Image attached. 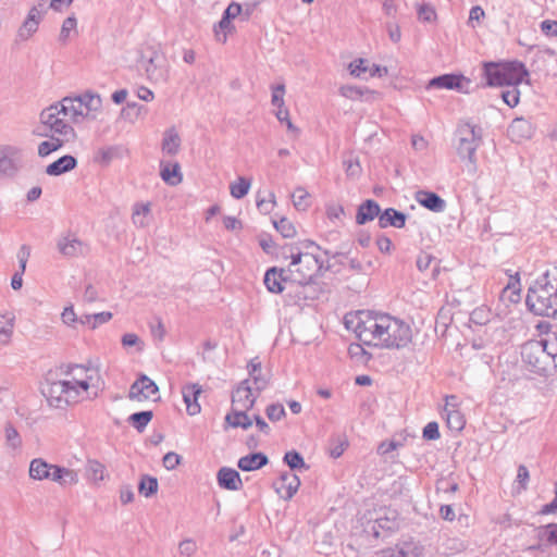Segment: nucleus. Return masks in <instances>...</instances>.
Masks as SVG:
<instances>
[{
	"instance_id": "nucleus-42",
	"label": "nucleus",
	"mask_w": 557,
	"mask_h": 557,
	"mask_svg": "<svg viewBox=\"0 0 557 557\" xmlns=\"http://www.w3.org/2000/svg\"><path fill=\"white\" fill-rule=\"evenodd\" d=\"M4 435L7 445L12 449H18L22 445V438L16 429L11 424L7 423L4 428Z\"/></svg>"
},
{
	"instance_id": "nucleus-53",
	"label": "nucleus",
	"mask_w": 557,
	"mask_h": 557,
	"mask_svg": "<svg viewBox=\"0 0 557 557\" xmlns=\"http://www.w3.org/2000/svg\"><path fill=\"white\" fill-rule=\"evenodd\" d=\"M432 263H435V267H434V271H437V268H438V262L436 261V259L429 255V253H425V252H422L418 256V259H417V267L418 269L421 271V272H424L426 271L428 269H430V267L432 265Z\"/></svg>"
},
{
	"instance_id": "nucleus-51",
	"label": "nucleus",
	"mask_w": 557,
	"mask_h": 557,
	"mask_svg": "<svg viewBox=\"0 0 557 557\" xmlns=\"http://www.w3.org/2000/svg\"><path fill=\"white\" fill-rule=\"evenodd\" d=\"M348 354L352 359L360 362H366L370 358V355L364 350V348L357 343L349 345Z\"/></svg>"
},
{
	"instance_id": "nucleus-20",
	"label": "nucleus",
	"mask_w": 557,
	"mask_h": 557,
	"mask_svg": "<svg viewBox=\"0 0 557 557\" xmlns=\"http://www.w3.org/2000/svg\"><path fill=\"white\" fill-rule=\"evenodd\" d=\"M220 487L228 491H239L243 487V481L239 473L232 468L222 467L216 474Z\"/></svg>"
},
{
	"instance_id": "nucleus-28",
	"label": "nucleus",
	"mask_w": 557,
	"mask_h": 557,
	"mask_svg": "<svg viewBox=\"0 0 557 557\" xmlns=\"http://www.w3.org/2000/svg\"><path fill=\"white\" fill-rule=\"evenodd\" d=\"M269 458L263 453H252L239 458L237 466L243 471H255L268 465Z\"/></svg>"
},
{
	"instance_id": "nucleus-38",
	"label": "nucleus",
	"mask_w": 557,
	"mask_h": 557,
	"mask_svg": "<svg viewBox=\"0 0 557 557\" xmlns=\"http://www.w3.org/2000/svg\"><path fill=\"white\" fill-rule=\"evenodd\" d=\"M119 154L116 147L100 148L94 156V161L102 166H107L115 159Z\"/></svg>"
},
{
	"instance_id": "nucleus-50",
	"label": "nucleus",
	"mask_w": 557,
	"mask_h": 557,
	"mask_svg": "<svg viewBox=\"0 0 557 557\" xmlns=\"http://www.w3.org/2000/svg\"><path fill=\"white\" fill-rule=\"evenodd\" d=\"M491 312L488 309L481 307L474 309L470 314V320L474 324L484 325L490 321Z\"/></svg>"
},
{
	"instance_id": "nucleus-45",
	"label": "nucleus",
	"mask_w": 557,
	"mask_h": 557,
	"mask_svg": "<svg viewBox=\"0 0 557 557\" xmlns=\"http://www.w3.org/2000/svg\"><path fill=\"white\" fill-rule=\"evenodd\" d=\"M309 193L301 187L295 189L292 195L293 203L297 210H306L309 207Z\"/></svg>"
},
{
	"instance_id": "nucleus-57",
	"label": "nucleus",
	"mask_w": 557,
	"mask_h": 557,
	"mask_svg": "<svg viewBox=\"0 0 557 557\" xmlns=\"http://www.w3.org/2000/svg\"><path fill=\"white\" fill-rule=\"evenodd\" d=\"M149 327H150L151 336L154 341L160 342L163 339L165 330H164V326L160 319L156 318L153 321H151L149 323Z\"/></svg>"
},
{
	"instance_id": "nucleus-36",
	"label": "nucleus",
	"mask_w": 557,
	"mask_h": 557,
	"mask_svg": "<svg viewBox=\"0 0 557 557\" xmlns=\"http://www.w3.org/2000/svg\"><path fill=\"white\" fill-rule=\"evenodd\" d=\"M141 398L151 399L154 403L161 398L158 385L145 374H141Z\"/></svg>"
},
{
	"instance_id": "nucleus-56",
	"label": "nucleus",
	"mask_w": 557,
	"mask_h": 557,
	"mask_svg": "<svg viewBox=\"0 0 557 557\" xmlns=\"http://www.w3.org/2000/svg\"><path fill=\"white\" fill-rule=\"evenodd\" d=\"M61 473H62V486H71V485H75L78 483L79 479H78L77 471L62 467Z\"/></svg>"
},
{
	"instance_id": "nucleus-21",
	"label": "nucleus",
	"mask_w": 557,
	"mask_h": 557,
	"mask_svg": "<svg viewBox=\"0 0 557 557\" xmlns=\"http://www.w3.org/2000/svg\"><path fill=\"white\" fill-rule=\"evenodd\" d=\"M77 166V160L71 154H64L58 160L53 161L46 166V174L49 176H60L67 172H71Z\"/></svg>"
},
{
	"instance_id": "nucleus-2",
	"label": "nucleus",
	"mask_w": 557,
	"mask_h": 557,
	"mask_svg": "<svg viewBox=\"0 0 557 557\" xmlns=\"http://www.w3.org/2000/svg\"><path fill=\"white\" fill-rule=\"evenodd\" d=\"M63 377L47 379L42 394L50 407L64 409L87 397L88 389L96 386L99 380L98 371L83 364H69L61 368Z\"/></svg>"
},
{
	"instance_id": "nucleus-7",
	"label": "nucleus",
	"mask_w": 557,
	"mask_h": 557,
	"mask_svg": "<svg viewBox=\"0 0 557 557\" xmlns=\"http://www.w3.org/2000/svg\"><path fill=\"white\" fill-rule=\"evenodd\" d=\"M62 111L55 103L45 108L39 114L40 123L55 136L66 143H74L77 139V133L70 120L60 119Z\"/></svg>"
},
{
	"instance_id": "nucleus-60",
	"label": "nucleus",
	"mask_w": 557,
	"mask_h": 557,
	"mask_svg": "<svg viewBox=\"0 0 557 557\" xmlns=\"http://www.w3.org/2000/svg\"><path fill=\"white\" fill-rule=\"evenodd\" d=\"M180 462L181 456L173 451L165 454L162 459L163 467L166 470H174L180 465Z\"/></svg>"
},
{
	"instance_id": "nucleus-43",
	"label": "nucleus",
	"mask_w": 557,
	"mask_h": 557,
	"mask_svg": "<svg viewBox=\"0 0 557 557\" xmlns=\"http://www.w3.org/2000/svg\"><path fill=\"white\" fill-rule=\"evenodd\" d=\"M77 21L75 16L66 17L63 23L59 35V40L62 44H66L71 37V33H76Z\"/></svg>"
},
{
	"instance_id": "nucleus-33",
	"label": "nucleus",
	"mask_w": 557,
	"mask_h": 557,
	"mask_svg": "<svg viewBox=\"0 0 557 557\" xmlns=\"http://www.w3.org/2000/svg\"><path fill=\"white\" fill-rule=\"evenodd\" d=\"M66 144V141L51 135L50 139L44 140L38 145L37 153L40 158H46L52 152L60 150Z\"/></svg>"
},
{
	"instance_id": "nucleus-24",
	"label": "nucleus",
	"mask_w": 557,
	"mask_h": 557,
	"mask_svg": "<svg viewBox=\"0 0 557 557\" xmlns=\"http://www.w3.org/2000/svg\"><path fill=\"white\" fill-rule=\"evenodd\" d=\"M416 200L424 208L433 212H443L446 202L437 194L426 190H419L416 194Z\"/></svg>"
},
{
	"instance_id": "nucleus-52",
	"label": "nucleus",
	"mask_w": 557,
	"mask_h": 557,
	"mask_svg": "<svg viewBox=\"0 0 557 557\" xmlns=\"http://www.w3.org/2000/svg\"><path fill=\"white\" fill-rule=\"evenodd\" d=\"M348 69L352 76L359 77L361 74L369 72V61L366 59H357L349 64Z\"/></svg>"
},
{
	"instance_id": "nucleus-44",
	"label": "nucleus",
	"mask_w": 557,
	"mask_h": 557,
	"mask_svg": "<svg viewBox=\"0 0 557 557\" xmlns=\"http://www.w3.org/2000/svg\"><path fill=\"white\" fill-rule=\"evenodd\" d=\"M235 29L232 21L222 16L219 24L214 27L215 37L219 41L225 42L227 39V33H231Z\"/></svg>"
},
{
	"instance_id": "nucleus-30",
	"label": "nucleus",
	"mask_w": 557,
	"mask_h": 557,
	"mask_svg": "<svg viewBox=\"0 0 557 557\" xmlns=\"http://www.w3.org/2000/svg\"><path fill=\"white\" fill-rule=\"evenodd\" d=\"M15 324V314L11 311H5L0 314V344H8L13 335Z\"/></svg>"
},
{
	"instance_id": "nucleus-29",
	"label": "nucleus",
	"mask_w": 557,
	"mask_h": 557,
	"mask_svg": "<svg viewBox=\"0 0 557 557\" xmlns=\"http://www.w3.org/2000/svg\"><path fill=\"white\" fill-rule=\"evenodd\" d=\"M51 466L52 463L47 462L42 458H35L29 463L28 475L35 481L48 480Z\"/></svg>"
},
{
	"instance_id": "nucleus-1",
	"label": "nucleus",
	"mask_w": 557,
	"mask_h": 557,
	"mask_svg": "<svg viewBox=\"0 0 557 557\" xmlns=\"http://www.w3.org/2000/svg\"><path fill=\"white\" fill-rule=\"evenodd\" d=\"M347 330L368 346L403 349L412 341V330L405 321L387 313L360 310L344 317Z\"/></svg>"
},
{
	"instance_id": "nucleus-27",
	"label": "nucleus",
	"mask_w": 557,
	"mask_h": 557,
	"mask_svg": "<svg viewBox=\"0 0 557 557\" xmlns=\"http://www.w3.org/2000/svg\"><path fill=\"white\" fill-rule=\"evenodd\" d=\"M381 213L379 203L372 199H368L359 206L356 214V222L359 225H363L367 222L374 220V218H379Z\"/></svg>"
},
{
	"instance_id": "nucleus-25",
	"label": "nucleus",
	"mask_w": 557,
	"mask_h": 557,
	"mask_svg": "<svg viewBox=\"0 0 557 557\" xmlns=\"http://www.w3.org/2000/svg\"><path fill=\"white\" fill-rule=\"evenodd\" d=\"M406 220L407 215L405 213L394 208H387L379 215V225L381 228L388 226L401 228L405 226Z\"/></svg>"
},
{
	"instance_id": "nucleus-18",
	"label": "nucleus",
	"mask_w": 557,
	"mask_h": 557,
	"mask_svg": "<svg viewBox=\"0 0 557 557\" xmlns=\"http://www.w3.org/2000/svg\"><path fill=\"white\" fill-rule=\"evenodd\" d=\"M41 18L40 10L37 7H33L16 33V41L28 40L37 32Z\"/></svg>"
},
{
	"instance_id": "nucleus-35",
	"label": "nucleus",
	"mask_w": 557,
	"mask_h": 557,
	"mask_svg": "<svg viewBox=\"0 0 557 557\" xmlns=\"http://www.w3.org/2000/svg\"><path fill=\"white\" fill-rule=\"evenodd\" d=\"M248 371H249V376L251 377L253 384H255V388L258 393H260L261 391H263L267 385H268V381L265 379H263L261 376V362L258 361V359H252L249 364H248Z\"/></svg>"
},
{
	"instance_id": "nucleus-34",
	"label": "nucleus",
	"mask_w": 557,
	"mask_h": 557,
	"mask_svg": "<svg viewBox=\"0 0 557 557\" xmlns=\"http://www.w3.org/2000/svg\"><path fill=\"white\" fill-rule=\"evenodd\" d=\"M112 319V313L103 311L94 314H84L79 318V323L88 325L91 330L97 329L99 325L109 322Z\"/></svg>"
},
{
	"instance_id": "nucleus-39",
	"label": "nucleus",
	"mask_w": 557,
	"mask_h": 557,
	"mask_svg": "<svg viewBox=\"0 0 557 557\" xmlns=\"http://www.w3.org/2000/svg\"><path fill=\"white\" fill-rule=\"evenodd\" d=\"M88 480L99 483L104 479V467L96 460H89L86 468Z\"/></svg>"
},
{
	"instance_id": "nucleus-32",
	"label": "nucleus",
	"mask_w": 557,
	"mask_h": 557,
	"mask_svg": "<svg viewBox=\"0 0 557 557\" xmlns=\"http://www.w3.org/2000/svg\"><path fill=\"white\" fill-rule=\"evenodd\" d=\"M248 410H232L225 417V422L233 428L249 429L252 425V419L247 414Z\"/></svg>"
},
{
	"instance_id": "nucleus-49",
	"label": "nucleus",
	"mask_w": 557,
	"mask_h": 557,
	"mask_svg": "<svg viewBox=\"0 0 557 557\" xmlns=\"http://www.w3.org/2000/svg\"><path fill=\"white\" fill-rule=\"evenodd\" d=\"M158 491V480L152 476H141V493H145L146 497H150Z\"/></svg>"
},
{
	"instance_id": "nucleus-31",
	"label": "nucleus",
	"mask_w": 557,
	"mask_h": 557,
	"mask_svg": "<svg viewBox=\"0 0 557 557\" xmlns=\"http://www.w3.org/2000/svg\"><path fill=\"white\" fill-rule=\"evenodd\" d=\"M181 147V137L175 128H169L164 132L162 139V151L169 156H175Z\"/></svg>"
},
{
	"instance_id": "nucleus-12",
	"label": "nucleus",
	"mask_w": 557,
	"mask_h": 557,
	"mask_svg": "<svg viewBox=\"0 0 557 557\" xmlns=\"http://www.w3.org/2000/svg\"><path fill=\"white\" fill-rule=\"evenodd\" d=\"M470 84V79L462 75L444 74L432 78L428 84V88L456 89L460 92L467 94L469 92Z\"/></svg>"
},
{
	"instance_id": "nucleus-8",
	"label": "nucleus",
	"mask_w": 557,
	"mask_h": 557,
	"mask_svg": "<svg viewBox=\"0 0 557 557\" xmlns=\"http://www.w3.org/2000/svg\"><path fill=\"white\" fill-rule=\"evenodd\" d=\"M22 148L14 145H0V180L14 176L21 169Z\"/></svg>"
},
{
	"instance_id": "nucleus-6",
	"label": "nucleus",
	"mask_w": 557,
	"mask_h": 557,
	"mask_svg": "<svg viewBox=\"0 0 557 557\" xmlns=\"http://www.w3.org/2000/svg\"><path fill=\"white\" fill-rule=\"evenodd\" d=\"M457 152L461 159H467L471 170H476L475 151L482 144V128L469 122H463L457 128Z\"/></svg>"
},
{
	"instance_id": "nucleus-41",
	"label": "nucleus",
	"mask_w": 557,
	"mask_h": 557,
	"mask_svg": "<svg viewBox=\"0 0 557 557\" xmlns=\"http://www.w3.org/2000/svg\"><path fill=\"white\" fill-rule=\"evenodd\" d=\"M250 185H251V183L249 180H247L245 177H239L237 180V182L231 184V186H230L231 195L235 199H242L243 197H245L248 194Z\"/></svg>"
},
{
	"instance_id": "nucleus-40",
	"label": "nucleus",
	"mask_w": 557,
	"mask_h": 557,
	"mask_svg": "<svg viewBox=\"0 0 557 557\" xmlns=\"http://www.w3.org/2000/svg\"><path fill=\"white\" fill-rule=\"evenodd\" d=\"M283 460L292 470H298V469L308 470V468H309L306 465L304 457L296 450L287 451L284 455Z\"/></svg>"
},
{
	"instance_id": "nucleus-64",
	"label": "nucleus",
	"mask_w": 557,
	"mask_h": 557,
	"mask_svg": "<svg viewBox=\"0 0 557 557\" xmlns=\"http://www.w3.org/2000/svg\"><path fill=\"white\" fill-rule=\"evenodd\" d=\"M541 30L547 36H557V21H543L541 23Z\"/></svg>"
},
{
	"instance_id": "nucleus-48",
	"label": "nucleus",
	"mask_w": 557,
	"mask_h": 557,
	"mask_svg": "<svg viewBox=\"0 0 557 557\" xmlns=\"http://www.w3.org/2000/svg\"><path fill=\"white\" fill-rule=\"evenodd\" d=\"M417 13H418V18L421 22L431 23V22H434L437 17L434 7L429 3H423V4L419 5Z\"/></svg>"
},
{
	"instance_id": "nucleus-22",
	"label": "nucleus",
	"mask_w": 557,
	"mask_h": 557,
	"mask_svg": "<svg viewBox=\"0 0 557 557\" xmlns=\"http://www.w3.org/2000/svg\"><path fill=\"white\" fill-rule=\"evenodd\" d=\"M508 134L513 141L529 139L533 135V126L529 120L517 117L509 125Z\"/></svg>"
},
{
	"instance_id": "nucleus-9",
	"label": "nucleus",
	"mask_w": 557,
	"mask_h": 557,
	"mask_svg": "<svg viewBox=\"0 0 557 557\" xmlns=\"http://www.w3.org/2000/svg\"><path fill=\"white\" fill-rule=\"evenodd\" d=\"M546 339L529 341L521 349L522 360L530 364L535 371L545 369Z\"/></svg>"
},
{
	"instance_id": "nucleus-11",
	"label": "nucleus",
	"mask_w": 557,
	"mask_h": 557,
	"mask_svg": "<svg viewBox=\"0 0 557 557\" xmlns=\"http://www.w3.org/2000/svg\"><path fill=\"white\" fill-rule=\"evenodd\" d=\"M162 55L153 48L141 50V66H145L147 78L151 82H160L164 78V72L160 66Z\"/></svg>"
},
{
	"instance_id": "nucleus-16",
	"label": "nucleus",
	"mask_w": 557,
	"mask_h": 557,
	"mask_svg": "<svg viewBox=\"0 0 557 557\" xmlns=\"http://www.w3.org/2000/svg\"><path fill=\"white\" fill-rule=\"evenodd\" d=\"M264 285L270 293L281 294L284 290V284L290 282L286 268L272 267L264 274Z\"/></svg>"
},
{
	"instance_id": "nucleus-47",
	"label": "nucleus",
	"mask_w": 557,
	"mask_h": 557,
	"mask_svg": "<svg viewBox=\"0 0 557 557\" xmlns=\"http://www.w3.org/2000/svg\"><path fill=\"white\" fill-rule=\"evenodd\" d=\"M510 88L503 90L500 94L504 102L510 108L516 107L520 101V90L518 89V85H509Z\"/></svg>"
},
{
	"instance_id": "nucleus-55",
	"label": "nucleus",
	"mask_w": 557,
	"mask_h": 557,
	"mask_svg": "<svg viewBox=\"0 0 557 557\" xmlns=\"http://www.w3.org/2000/svg\"><path fill=\"white\" fill-rule=\"evenodd\" d=\"M529 479H530V473H529L528 468L523 465H520L518 467V473H517V479H516V483L518 484L519 492L527 490Z\"/></svg>"
},
{
	"instance_id": "nucleus-15",
	"label": "nucleus",
	"mask_w": 557,
	"mask_h": 557,
	"mask_svg": "<svg viewBox=\"0 0 557 557\" xmlns=\"http://www.w3.org/2000/svg\"><path fill=\"white\" fill-rule=\"evenodd\" d=\"M300 486V479L295 473L284 472L274 483L275 492L284 500H289L297 493Z\"/></svg>"
},
{
	"instance_id": "nucleus-37",
	"label": "nucleus",
	"mask_w": 557,
	"mask_h": 557,
	"mask_svg": "<svg viewBox=\"0 0 557 557\" xmlns=\"http://www.w3.org/2000/svg\"><path fill=\"white\" fill-rule=\"evenodd\" d=\"M447 426L453 431H461L465 426V418L459 409L444 408Z\"/></svg>"
},
{
	"instance_id": "nucleus-26",
	"label": "nucleus",
	"mask_w": 557,
	"mask_h": 557,
	"mask_svg": "<svg viewBox=\"0 0 557 557\" xmlns=\"http://www.w3.org/2000/svg\"><path fill=\"white\" fill-rule=\"evenodd\" d=\"M424 552V546L420 542L408 540L398 543L396 553H393L391 557H423Z\"/></svg>"
},
{
	"instance_id": "nucleus-19",
	"label": "nucleus",
	"mask_w": 557,
	"mask_h": 557,
	"mask_svg": "<svg viewBox=\"0 0 557 557\" xmlns=\"http://www.w3.org/2000/svg\"><path fill=\"white\" fill-rule=\"evenodd\" d=\"M202 393V388L197 383H189L182 387V395L189 416H196L200 412L201 407L198 397Z\"/></svg>"
},
{
	"instance_id": "nucleus-54",
	"label": "nucleus",
	"mask_w": 557,
	"mask_h": 557,
	"mask_svg": "<svg viewBox=\"0 0 557 557\" xmlns=\"http://www.w3.org/2000/svg\"><path fill=\"white\" fill-rule=\"evenodd\" d=\"M265 413L267 417L274 422L280 421L286 414L285 409L281 404H272L268 406Z\"/></svg>"
},
{
	"instance_id": "nucleus-23",
	"label": "nucleus",
	"mask_w": 557,
	"mask_h": 557,
	"mask_svg": "<svg viewBox=\"0 0 557 557\" xmlns=\"http://www.w3.org/2000/svg\"><path fill=\"white\" fill-rule=\"evenodd\" d=\"M160 176L170 186H176L183 181L178 162L161 161Z\"/></svg>"
},
{
	"instance_id": "nucleus-10",
	"label": "nucleus",
	"mask_w": 557,
	"mask_h": 557,
	"mask_svg": "<svg viewBox=\"0 0 557 557\" xmlns=\"http://www.w3.org/2000/svg\"><path fill=\"white\" fill-rule=\"evenodd\" d=\"M258 394L253 393L249 379L242 381L232 393L233 410H250Z\"/></svg>"
},
{
	"instance_id": "nucleus-5",
	"label": "nucleus",
	"mask_w": 557,
	"mask_h": 557,
	"mask_svg": "<svg viewBox=\"0 0 557 557\" xmlns=\"http://www.w3.org/2000/svg\"><path fill=\"white\" fill-rule=\"evenodd\" d=\"M527 306L537 315L557 318V284L549 282L529 288Z\"/></svg>"
},
{
	"instance_id": "nucleus-17",
	"label": "nucleus",
	"mask_w": 557,
	"mask_h": 557,
	"mask_svg": "<svg viewBox=\"0 0 557 557\" xmlns=\"http://www.w3.org/2000/svg\"><path fill=\"white\" fill-rule=\"evenodd\" d=\"M85 121H96L102 113V98L99 94L87 90L81 94Z\"/></svg>"
},
{
	"instance_id": "nucleus-13",
	"label": "nucleus",
	"mask_w": 557,
	"mask_h": 557,
	"mask_svg": "<svg viewBox=\"0 0 557 557\" xmlns=\"http://www.w3.org/2000/svg\"><path fill=\"white\" fill-rule=\"evenodd\" d=\"M54 103L62 111L63 116H69L71 123L79 124L85 122L81 95L73 97L67 96Z\"/></svg>"
},
{
	"instance_id": "nucleus-46",
	"label": "nucleus",
	"mask_w": 557,
	"mask_h": 557,
	"mask_svg": "<svg viewBox=\"0 0 557 557\" xmlns=\"http://www.w3.org/2000/svg\"><path fill=\"white\" fill-rule=\"evenodd\" d=\"M274 227L285 238H293L296 235L294 224L286 218H281L278 221H274Z\"/></svg>"
},
{
	"instance_id": "nucleus-58",
	"label": "nucleus",
	"mask_w": 557,
	"mask_h": 557,
	"mask_svg": "<svg viewBox=\"0 0 557 557\" xmlns=\"http://www.w3.org/2000/svg\"><path fill=\"white\" fill-rule=\"evenodd\" d=\"M339 92L343 97L351 99V100H357V99L361 98L363 95V91L361 88L351 86V85L342 86L339 89Z\"/></svg>"
},
{
	"instance_id": "nucleus-62",
	"label": "nucleus",
	"mask_w": 557,
	"mask_h": 557,
	"mask_svg": "<svg viewBox=\"0 0 557 557\" xmlns=\"http://www.w3.org/2000/svg\"><path fill=\"white\" fill-rule=\"evenodd\" d=\"M29 256H30V248L26 245L21 246V248L18 249V252H17V259H18L20 270H22V272H25V270H26V264H27Z\"/></svg>"
},
{
	"instance_id": "nucleus-14",
	"label": "nucleus",
	"mask_w": 557,
	"mask_h": 557,
	"mask_svg": "<svg viewBox=\"0 0 557 557\" xmlns=\"http://www.w3.org/2000/svg\"><path fill=\"white\" fill-rule=\"evenodd\" d=\"M57 247L59 252L67 258L83 256L88 251L87 245L72 234L59 238Z\"/></svg>"
},
{
	"instance_id": "nucleus-4",
	"label": "nucleus",
	"mask_w": 557,
	"mask_h": 557,
	"mask_svg": "<svg viewBox=\"0 0 557 557\" xmlns=\"http://www.w3.org/2000/svg\"><path fill=\"white\" fill-rule=\"evenodd\" d=\"M484 76L488 86L519 85L529 76V71L519 61L485 63Z\"/></svg>"
},
{
	"instance_id": "nucleus-63",
	"label": "nucleus",
	"mask_w": 557,
	"mask_h": 557,
	"mask_svg": "<svg viewBox=\"0 0 557 557\" xmlns=\"http://www.w3.org/2000/svg\"><path fill=\"white\" fill-rule=\"evenodd\" d=\"M243 8L237 2H232L226 10L224 11L223 15L224 17L228 18L230 21L234 20L235 17L242 15Z\"/></svg>"
},
{
	"instance_id": "nucleus-61",
	"label": "nucleus",
	"mask_w": 557,
	"mask_h": 557,
	"mask_svg": "<svg viewBox=\"0 0 557 557\" xmlns=\"http://www.w3.org/2000/svg\"><path fill=\"white\" fill-rule=\"evenodd\" d=\"M438 424L436 422H429L423 429V437L425 440H437L440 438Z\"/></svg>"
},
{
	"instance_id": "nucleus-59",
	"label": "nucleus",
	"mask_w": 557,
	"mask_h": 557,
	"mask_svg": "<svg viewBox=\"0 0 557 557\" xmlns=\"http://www.w3.org/2000/svg\"><path fill=\"white\" fill-rule=\"evenodd\" d=\"M285 86L283 84L273 87L272 89V104L276 108L284 107Z\"/></svg>"
},
{
	"instance_id": "nucleus-3",
	"label": "nucleus",
	"mask_w": 557,
	"mask_h": 557,
	"mask_svg": "<svg viewBox=\"0 0 557 557\" xmlns=\"http://www.w3.org/2000/svg\"><path fill=\"white\" fill-rule=\"evenodd\" d=\"M324 259L321 255V247L312 240H302L297 245H287L283 248V257L289 259L290 262L286 268L290 282L299 285H307L313 282L314 277L322 276L325 272L333 269L334 263L331 262V252L323 251ZM344 256L342 252L332 255V258Z\"/></svg>"
}]
</instances>
